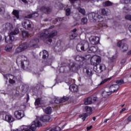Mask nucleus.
I'll list each match as a JSON object with an SVG mask.
<instances>
[{
	"label": "nucleus",
	"mask_w": 131,
	"mask_h": 131,
	"mask_svg": "<svg viewBox=\"0 0 131 131\" xmlns=\"http://www.w3.org/2000/svg\"><path fill=\"white\" fill-rule=\"evenodd\" d=\"M122 49H123V52H126L127 50L128 49V46L127 44L126 43H124L123 45H122Z\"/></svg>",
	"instance_id": "34"
},
{
	"label": "nucleus",
	"mask_w": 131,
	"mask_h": 131,
	"mask_svg": "<svg viewBox=\"0 0 131 131\" xmlns=\"http://www.w3.org/2000/svg\"><path fill=\"white\" fill-rule=\"evenodd\" d=\"M86 74L88 76V77H91L93 73V69L91 68H88L87 69H86Z\"/></svg>",
	"instance_id": "18"
},
{
	"label": "nucleus",
	"mask_w": 131,
	"mask_h": 131,
	"mask_svg": "<svg viewBox=\"0 0 131 131\" xmlns=\"http://www.w3.org/2000/svg\"><path fill=\"white\" fill-rule=\"evenodd\" d=\"M97 51V48L94 46H92L89 48V50H88V52L89 53H95Z\"/></svg>",
	"instance_id": "19"
},
{
	"label": "nucleus",
	"mask_w": 131,
	"mask_h": 131,
	"mask_svg": "<svg viewBox=\"0 0 131 131\" xmlns=\"http://www.w3.org/2000/svg\"><path fill=\"white\" fill-rule=\"evenodd\" d=\"M85 110L86 112H91L92 111V108L91 107L86 106L85 107Z\"/></svg>",
	"instance_id": "41"
},
{
	"label": "nucleus",
	"mask_w": 131,
	"mask_h": 131,
	"mask_svg": "<svg viewBox=\"0 0 131 131\" xmlns=\"http://www.w3.org/2000/svg\"><path fill=\"white\" fill-rule=\"evenodd\" d=\"M122 45L121 41H119L117 43V47L118 48H121V46Z\"/></svg>",
	"instance_id": "50"
},
{
	"label": "nucleus",
	"mask_w": 131,
	"mask_h": 131,
	"mask_svg": "<svg viewBox=\"0 0 131 131\" xmlns=\"http://www.w3.org/2000/svg\"><path fill=\"white\" fill-rule=\"evenodd\" d=\"M58 21V19L55 18L54 20H52V24H56Z\"/></svg>",
	"instance_id": "53"
},
{
	"label": "nucleus",
	"mask_w": 131,
	"mask_h": 131,
	"mask_svg": "<svg viewBox=\"0 0 131 131\" xmlns=\"http://www.w3.org/2000/svg\"><path fill=\"white\" fill-rule=\"evenodd\" d=\"M122 2L125 4H129L131 0H121Z\"/></svg>",
	"instance_id": "45"
},
{
	"label": "nucleus",
	"mask_w": 131,
	"mask_h": 131,
	"mask_svg": "<svg viewBox=\"0 0 131 131\" xmlns=\"http://www.w3.org/2000/svg\"><path fill=\"white\" fill-rule=\"evenodd\" d=\"M101 61V59L99 56L94 55L91 59V64L97 67V66L100 64Z\"/></svg>",
	"instance_id": "5"
},
{
	"label": "nucleus",
	"mask_w": 131,
	"mask_h": 131,
	"mask_svg": "<svg viewBox=\"0 0 131 131\" xmlns=\"http://www.w3.org/2000/svg\"><path fill=\"white\" fill-rule=\"evenodd\" d=\"M116 83H117V85H120L121 84L124 83V81L123 79H121L120 80H117L115 81Z\"/></svg>",
	"instance_id": "35"
},
{
	"label": "nucleus",
	"mask_w": 131,
	"mask_h": 131,
	"mask_svg": "<svg viewBox=\"0 0 131 131\" xmlns=\"http://www.w3.org/2000/svg\"><path fill=\"white\" fill-rule=\"evenodd\" d=\"M69 90L74 93H78L79 91V86L76 84H72L71 86H69Z\"/></svg>",
	"instance_id": "11"
},
{
	"label": "nucleus",
	"mask_w": 131,
	"mask_h": 131,
	"mask_svg": "<svg viewBox=\"0 0 131 131\" xmlns=\"http://www.w3.org/2000/svg\"><path fill=\"white\" fill-rule=\"evenodd\" d=\"M80 68V66L76 63H73L72 65L70 66V71L77 73Z\"/></svg>",
	"instance_id": "8"
},
{
	"label": "nucleus",
	"mask_w": 131,
	"mask_h": 131,
	"mask_svg": "<svg viewBox=\"0 0 131 131\" xmlns=\"http://www.w3.org/2000/svg\"><path fill=\"white\" fill-rule=\"evenodd\" d=\"M39 14L38 13V12H34L32 13V17L33 18H36L38 16Z\"/></svg>",
	"instance_id": "44"
},
{
	"label": "nucleus",
	"mask_w": 131,
	"mask_h": 131,
	"mask_svg": "<svg viewBox=\"0 0 131 131\" xmlns=\"http://www.w3.org/2000/svg\"><path fill=\"white\" fill-rule=\"evenodd\" d=\"M19 33V29L18 28H15L14 29L13 31H12L10 34H11L13 36H14V35H16Z\"/></svg>",
	"instance_id": "28"
},
{
	"label": "nucleus",
	"mask_w": 131,
	"mask_h": 131,
	"mask_svg": "<svg viewBox=\"0 0 131 131\" xmlns=\"http://www.w3.org/2000/svg\"><path fill=\"white\" fill-rule=\"evenodd\" d=\"M44 111L46 114L51 115L52 112V108L50 106L47 107Z\"/></svg>",
	"instance_id": "23"
},
{
	"label": "nucleus",
	"mask_w": 131,
	"mask_h": 131,
	"mask_svg": "<svg viewBox=\"0 0 131 131\" xmlns=\"http://www.w3.org/2000/svg\"><path fill=\"white\" fill-rule=\"evenodd\" d=\"M91 115V113H85L82 115H80V117H82V119L83 121H85L86 118L88 117V116H90Z\"/></svg>",
	"instance_id": "22"
},
{
	"label": "nucleus",
	"mask_w": 131,
	"mask_h": 131,
	"mask_svg": "<svg viewBox=\"0 0 131 131\" xmlns=\"http://www.w3.org/2000/svg\"><path fill=\"white\" fill-rule=\"evenodd\" d=\"M42 126V123L39 121H34L32 123L31 125L29 127L28 126L23 125L21 126V131H35L37 127Z\"/></svg>",
	"instance_id": "1"
},
{
	"label": "nucleus",
	"mask_w": 131,
	"mask_h": 131,
	"mask_svg": "<svg viewBox=\"0 0 131 131\" xmlns=\"http://www.w3.org/2000/svg\"><path fill=\"white\" fill-rule=\"evenodd\" d=\"M76 50L78 52L84 51L82 43H78L76 46Z\"/></svg>",
	"instance_id": "20"
},
{
	"label": "nucleus",
	"mask_w": 131,
	"mask_h": 131,
	"mask_svg": "<svg viewBox=\"0 0 131 131\" xmlns=\"http://www.w3.org/2000/svg\"><path fill=\"white\" fill-rule=\"evenodd\" d=\"M39 10L41 12L45 13L46 14H50L52 11L50 7H46L45 6H42L41 8H39Z\"/></svg>",
	"instance_id": "10"
},
{
	"label": "nucleus",
	"mask_w": 131,
	"mask_h": 131,
	"mask_svg": "<svg viewBox=\"0 0 131 131\" xmlns=\"http://www.w3.org/2000/svg\"><path fill=\"white\" fill-rule=\"evenodd\" d=\"M66 66V64L65 63H63V62L61 63V66H60L59 69V72L60 73H65Z\"/></svg>",
	"instance_id": "16"
},
{
	"label": "nucleus",
	"mask_w": 131,
	"mask_h": 131,
	"mask_svg": "<svg viewBox=\"0 0 131 131\" xmlns=\"http://www.w3.org/2000/svg\"><path fill=\"white\" fill-rule=\"evenodd\" d=\"M40 83L39 84H36V85H35V86H34L32 87V89L33 90H37V88H39L40 86Z\"/></svg>",
	"instance_id": "47"
},
{
	"label": "nucleus",
	"mask_w": 131,
	"mask_h": 131,
	"mask_svg": "<svg viewBox=\"0 0 131 131\" xmlns=\"http://www.w3.org/2000/svg\"><path fill=\"white\" fill-rule=\"evenodd\" d=\"M14 36L10 34L8 36L5 37V41L6 43H9L10 42V41H12L13 40H14Z\"/></svg>",
	"instance_id": "14"
},
{
	"label": "nucleus",
	"mask_w": 131,
	"mask_h": 131,
	"mask_svg": "<svg viewBox=\"0 0 131 131\" xmlns=\"http://www.w3.org/2000/svg\"><path fill=\"white\" fill-rule=\"evenodd\" d=\"M35 41H37V42H39V40H38V39L36 38V39H35L34 40H32V41H31V42H30V44H31L32 42H33Z\"/></svg>",
	"instance_id": "58"
},
{
	"label": "nucleus",
	"mask_w": 131,
	"mask_h": 131,
	"mask_svg": "<svg viewBox=\"0 0 131 131\" xmlns=\"http://www.w3.org/2000/svg\"><path fill=\"white\" fill-rule=\"evenodd\" d=\"M90 42L93 45H97L100 42V38L97 36H93L89 39Z\"/></svg>",
	"instance_id": "9"
},
{
	"label": "nucleus",
	"mask_w": 131,
	"mask_h": 131,
	"mask_svg": "<svg viewBox=\"0 0 131 131\" xmlns=\"http://www.w3.org/2000/svg\"><path fill=\"white\" fill-rule=\"evenodd\" d=\"M9 82L10 84H13L14 83H15L16 81H15V80H14L13 79H11V78H10V79H9Z\"/></svg>",
	"instance_id": "48"
},
{
	"label": "nucleus",
	"mask_w": 131,
	"mask_h": 131,
	"mask_svg": "<svg viewBox=\"0 0 131 131\" xmlns=\"http://www.w3.org/2000/svg\"><path fill=\"white\" fill-rule=\"evenodd\" d=\"M78 0H69L71 4H74L75 2L78 1Z\"/></svg>",
	"instance_id": "61"
},
{
	"label": "nucleus",
	"mask_w": 131,
	"mask_h": 131,
	"mask_svg": "<svg viewBox=\"0 0 131 131\" xmlns=\"http://www.w3.org/2000/svg\"><path fill=\"white\" fill-rule=\"evenodd\" d=\"M22 36L23 38H27L30 36L29 32L27 31H22Z\"/></svg>",
	"instance_id": "27"
},
{
	"label": "nucleus",
	"mask_w": 131,
	"mask_h": 131,
	"mask_svg": "<svg viewBox=\"0 0 131 131\" xmlns=\"http://www.w3.org/2000/svg\"><path fill=\"white\" fill-rule=\"evenodd\" d=\"M127 121L128 123L131 122V115L129 116L127 118Z\"/></svg>",
	"instance_id": "55"
},
{
	"label": "nucleus",
	"mask_w": 131,
	"mask_h": 131,
	"mask_svg": "<svg viewBox=\"0 0 131 131\" xmlns=\"http://www.w3.org/2000/svg\"><path fill=\"white\" fill-rule=\"evenodd\" d=\"M77 36V34L73 33L70 36V39L73 40L74 38H76Z\"/></svg>",
	"instance_id": "39"
},
{
	"label": "nucleus",
	"mask_w": 131,
	"mask_h": 131,
	"mask_svg": "<svg viewBox=\"0 0 131 131\" xmlns=\"http://www.w3.org/2000/svg\"><path fill=\"white\" fill-rule=\"evenodd\" d=\"M8 76L9 75L8 74H5L4 75V78L6 79V80H8Z\"/></svg>",
	"instance_id": "59"
},
{
	"label": "nucleus",
	"mask_w": 131,
	"mask_h": 131,
	"mask_svg": "<svg viewBox=\"0 0 131 131\" xmlns=\"http://www.w3.org/2000/svg\"><path fill=\"white\" fill-rule=\"evenodd\" d=\"M81 23L83 25H85L88 23V18L86 17H83L81 19Z\"/></svg>",
	"instance_id": "38"
},
{
	"label": "nucleus",
	"mask_w": 131,
	"mask_h": 131,
	"mask_svg": "<svg viewBox=\"0 0 131 131\" xmlns=\"http://www.w3.org/2000/svg\"><path fill=\"white\" fill-rule=\"evenodd\" d=\"M12 14L15 16L17 19L19 18V11L17 10L14 9L12 12Z\"/></svg>",
	"instance_id": "25"
},
{
	"label": "nucleus",
	"mask_w": 131,
	"mask_h": 131,
	"mask_svg": "<svg viewBox=\"0 0 131 131\" xmlns=\"http://www.w3.org/2000/svg\"><path fill=\"white\" fill-rule=\"evenodd\" d=\"M101 13L102 15H106L107 12L106 11L105 9L103 8L101 10Z\"/></svg>",
	"instance_id": "43"
},
{
	"label": "nucleus",
	"mask_w": 131,
	"mask_h": 131,
	"mask_svg": "<svg viewBox=\"0 0 131 131\" xmlns=\"http://www.w3.org/2000/svg\"><path fill=\"white\" fill-rule=\"evenodd\" d=\"M68 101H71V103H73V97H66V101L68 102Z\"/></svg>",
	"instance_id": "40"
},
{
	"label": "nucleus",
	"mask_w": 131,
	"mask_h": 131,
	"mask_svg": "<svg viewBox=\"0 0 131 131\" xmlns=\"http://www.w3.org/2000/svg\"><path fill=\"white\" fill-rule=\"evenodd\" d=\"M54 129L55 131H61V128L59 126H56L55 128H54Z\"/></svg>",
	"instance_id": "49"
},
{
	"label": "nucleus",
	"mask_w": 131,
	"mask_h": 131,
	"mask_svg": "<svg viewBox=\"0 0 131 131\" xmlns=\"http://www.w3.org/2000/svg\"><path fill=\"white\" fill-rule=\"evenodd\" d=\"M39 37L43 39V41L47 44L51 43L53 41L52 38L49 36V31L48 29L43 30V32L40 34Z\"/></svg>",
	"instance_id": "2"
},
{
	"label": "nucleus",
	"mask_w": 131,
	"mask_h": 131,
	"mask_svg": "<svg viewBox=\"0 0 131 131\" xmlns=\"http://www.w3.org/2000/svg\"><path fill=\"white\" fill-rule=\"evenodd\" d=\"M58 34V32L55 30V31H53L52 32H51V33L50 34H49V35L52 38H53V37H54L55 36H56Z\"/></svg>",
	"instance_id": "29"
},
{
	"label": "nucleus",
	"mask_w": 131,
	"mask_h": 131,
	"mask_svg": "<svg viewBox=\"0 0 131 131\" xmlns=\"http://www.w3.org/2000/svg\"><path fill=\"white\" fill-rule=\"evenodd\" d=\"M21 69H25V64H24V61H21Z\"/></svg>",
	"instance_id": "54"
},
{
	"label": "nucleus",
	"mask_w": 131,
	"mask_h": 131,
	"mask_svg": "<svg viewBox=\"0 0 131 131\" xmlns=\"http://www.w3.org/2000/svg\"><path fill=\"white\" fill-rule=\"evenodd\" d=\"M102 5L104 7H109L112 6L113 3H112L110 1H106L105 2H103Z\"/></svg>",
	"instance_id": "26"
},
{
	"label": "nucleus",
	"mask_w": 131,
	"mask_h": 131,
	"mask_svg": "<svg viewBox=\"0 0 131 131\" xmlns=\"http://www.w3.org/2000/svg\"><path fill=\"white\" fill-rule=\"evenodd\" d=\"M49 56V52L46 50H43V59H46V58L48 57Z\"/></svg>",
	"instance_id": "32"
},
{
	"label": "nucleus",
	"mask_w": 131,
	"mask_h": 131,
	"mask_svg": "<svg viewBox=\"0 0 131 131\" xmlns=\"http://www.w3.org/2000/svg\"><path fill=\"white\" fill-rule=\"evenodd\" d=\"M92 125L90 126H88L86 127V130L87 131H90L92 129Z\"/></svg>",
	"instance_id": "60"
},
{
	"label": "nucleus",
	"mask_w": 131,
	"mask_h": 131,
	"mask_svg": "<svg viewBox=\"0 0 131 131\" xmlns=\"http://www.w3.org/2000/svg\"><path fill=\"white\" fill-rule=\"evenodd\" d=\"M26 18H28V19H31V18H33V14H29L28 15L26 16Z\"/></svg>",
	"instance_id": "51"
},
{
	"label": "nucleus",
	"mask_w": 131,
	"mask_h": 131,
	"mask_svg": "<svg viewBox=\"0 0 131 131\" xmlns=\"http://www.w3.org/2000/svg\"><path fill=\"white\" fill-rule=\"evenodd\" d=\"M36 46V43H33L32 45L29 44L27 42L22 43L19 45V47L15 49V53H20L26 50L28 48H33Z\"/></svg>",
	"instance_id": "3"
},
{
	"label": "nucleus",
	"mask_w": 131,
	"mask_h": 131,
	"mask_svg": "<svg viewBox=\"0 0 131 131\" xmlns=\"http://www.w3.org/2000/svg\"><path fill=\"white\" fill-rule=\"evenodd\" d=\"M100 72H102L103 71L105 70L106 69V67L104 64H100V67H99Z\"/></svg>",
	"instance_id": "37"
},
{
	"label": "nucleus",
	"mask_w": 131,
	"mask_h": 131,
	"mask_svg": "<svg viewBox=\"0 0 131 131\" xmlns=\"http://www.w3.org/2000/svg\"><path fill=\"white\" fill-rule=\"evenodd\" d=\"M111 79H112V77H109V78L104 79L103 80L101 81V82L99 84H98V85H102L104 84L105 82H107V81H110Z\"/></svg>",
	"instance_id": "33"
},
{
	"label": "nucleus",
	"mask_w": 131,
	"mask_h": 131,
	"mask_svg": "<svg viewBox=\"0 0 131 131\" xmlns=\"http://www.w3.org/2000/svg\"><path fill=\"white\" fill-rule=\"evenodd\" d=\"M126 109H127L126 107L123 108L120 111V114L124 112L125 111H126Z\"/></svg>",
	"instance_id": "57"
},
{
	"label": "nucleus",
	"mask_w": 131,
	"mask_h": 131,
	"mask_svg": "<svg viewBox=\"0 0 131 131\" xmlns=\"http://www.w3.org/2000/svg\"><path fill=\"white\" fill-rule=\"evenodd\" d=\"M51 117L48 115H44L40 117V120L43 122L48 123L50 121Z\"/></svg>",
	"instance_id": "12"
},
{
	"label": "nucleus",
	"mask_w": 131,
	"mask_h": 131,
	"mask_svg": "<svg viewBox=\"0 0 131 131\" xmlns=\"http://www.w3.org/2000/svg\"><path fill=\"white\" fill-rule=\"evenodd\" d=\"M77 10L79 12L81 13L83 15H85L86 11L84 9L81 8V7H78Z\"/></svg>",
	"instance_id": "31"
},
{
	"label": "nucleus",
	"mask_w": 131,
	"mask_h": 131,
	"mask_svg": "<svg viewBox=\"0 0 131 131\" xmlns=\"http://www.w3.org/2000/svg\"><path fill=\"white\" fill-rule=\"evenodd\" d=\"M128 29H129L130 32L131 33V25H130V26H129Z\"/></svg>",
	"instance_id": "64"
},
{
	"label": "nucleus",
	"mask_w": 131,
	"mask_h": 131,
	"mask_svg": "<svg viewBox=\"0 0 131 131\" xmlns=\"http://www.w3.org/2000/svg\"><path fill=\"white\" fill-rule=\"evenodd\" d=\"M75 60L76 61L80 62V63H83L85 61V59L84 57H81L79 55H77L75 57Z\"/></svg>",
	"instance_id": "17"
},
{
	"label": "nucleus",
	"mask_w": 131,
	"mask_h": 131,
	"mask_svg": "<svg viewBox=\"0 0 131 131\" xmlns=\"http://www.w3.org/2000/svg\"><path fill=\"white\" fill-rule=\"evenodd\" d=\"M71 14L70 8H67L66 9V16H69Z\"/></svg>",
	"instance_id": "42"
},
{
	"label": "nucleus",
	"mask_w": 131,
	"mask_h": 131,
	"mask_svg": "<svg viewBox=\"0 0 131 131\" xmlns=\"http://www.w3.org/2000/svg\"><path fill=\"white\" fill-rule=\"evenodd\" d=\"M106 26H107L106 24H102L101 22L100 27H98V29H100V28L102 27H106Z\"/></svg>",
	"instance_id": "56"
},
{
	"label": "nucleus",
	"mask_w": 131,
	"mask_h": 131,
	"mask_svg": "<svg viewBox=\"0 0 131 131\" xmlns=\"http://www.w3.org/2000/svg\"><path fill=\"white\" fill-rule=\"evenodd\" d=\"M58 20H59V21H61L63 20V18L62 17H58Z\"/></svg>",
	"instance_id": "62"
},
{
	"label": "nucleus",
	"mask_w": 131,
	"mask_h": 131,
	"mask_svg": "<svg viewBox=\"0 0 131 131\" xmlns=\"http://www.w3.org/2000/svg\"><path fill=\"white\" fill-rule=\"evenodd\" d=\"M66 101V98L64 96L63 98H59L58 97L55 98L54 102L52 104V107L57 110L58 109L62 104Z\"/></svg>",
	"instance_id": "4"
},
{
	"label": "nucleus",
	"mask_w": 131,
	"mask_h": 131,
	"mask_svg": "<svg viewBox=\"0 0 131 131\" xmlns=\"http://www.w3.org/2000/svg\"><path fill=\"white\" fill-rule=\"evenodd\" d=\"M92 103V98L91 97H89L87 98H85L84 100V104L85 105H90Z\"/></svg>",
	"instance_id": "21"
},
{
	"label": "nucleus",
	"mask_w": 131,
	"mask_h": 131,
	"mask_svg": "<svg viewBox=\"0 0 131 131\" xmlns=\"http://www.w3.org/2000/svg\"><path fill=\"white\" fill-rule=\"evenodd\" d=\"M41 104V99L40 98H37L36 99L35 102V106H39Z\"/></svg>",
	"instance_id": "36"
},
{
	"label": "nucleus",
	"mask_w": 131,
	"mask_h": 131,
	"mask_svg": "<svg viewBox=\"0 0 131 131\" xmlns=\"http://www.w3.org/2000/svg\"><path fill=\"white\" fill-rule=\"evenodd\" d=\"M5 29H7L8 30H11L13 29V25L10 23H6L5 25Z\"/></svg>",
	"instance_id": "24"
},
{
	"label": "nucleus",
	"mask_w": 131,
	"mask_h": 131,
	"mask_svg": "<svg viewBox=\"0 0 131 131\" xmlns=\"http://www.w3.org/2000/svg\"><path fill=\"white\" fill-rule=\"evenodd\" d=\"M125 19L131 21V15L129 14L126 15V16H125Z\"/></svg>",
	"instance_id": "46"
},
{
	"label": "nucleus",
	"mask_w": 131,
	"mask_h": 131,
	"mask_svg": "<svg viewBox=\"0 0 131 131\" xmlns=\"http://www.w3.org/2000/svg\"><path fill=\"white\" fill-rule=\"evenodd\" d=\"M77 31V29L76 28H75L73 30H72V32L74 33H75V32H76Z\"/></svg>",
	"instance_id": "63"
},
{
	"label": "nucleus",
	"mask_w": 131,
	"mask_h": 131,
	"mask_svg": "<svg viewBox=\"0 0 131 131\" xmlns=\"http://www.w3.org/2000/svg\"><path fill=\"white\" fill-rule=\"evenodd\" d=\"M32 21L30 20L26 19L24 20V22L22 23V26L25 29H31L32 27Z\"/></svg>",
	"instance_id": "7"
},
{
	"label": "nucleus",
	"mask_w": 131,
	"mask_h": 131,
	"mask_svg": "<svg viewBox=\"0 0 131 131\" xmlns=\"http://www.w3.org/2000/svg\"><path fill=\"white\" fill-rule=\"evenodd\" d=\"M95 16H96V18L97 19L100 20V19H102V17L100 15L95 14Z\"/></svg>",
	"instance_id": "52"
},
{
	"label": "nucleus",
	"mask_w": 131,
	"mask_h": 131,
	"mask_svg": "<svg viewBox=\"0 0 131 131\" xmlns=\"http://www.w3.org/2000/svg\"><path fill=\"white\" fill-rule=\"evenodd\" d=\"M14 116L18 120L22 119L25 116V113L23 111H16L14 113Z\"/></svg>",
	"instance_id": "6"
},
{
	"label": "nucleus",
	"mask_w": 131,
	"mask_h": 131,
	"mask_svg": "<svg viewBox=\"0 0 131 131\" xmlns=\"http://www.w3.org/2000/svg\"><path fill=\"white\" fill-rule=\"evenodd\" d=\"M82 46L84 51H86L89 48V43H88V42H84V43H82Z\"/></svg>",
	"instance_id": "30"
},
{
	"label": "nucleus",
	"mask_w": 131,
	"mask_h": 131,
	"mask_svg": "<svg viewBox=\"0 0 131 131\" xmlns=\"http://www.w3.org/2000/svg\"><path fill=\"white\" fill-rule=\"evenodd\" d=\"M119 89V85H117V84L111 85V86L110 88L111 92L113 93H115L117 92V91H118Z\"/></svg>",
	"instance_id": "13"
},
{
	"label": "nucleus",
	"mask_w": 131,
	"mask_h": 131,
	"mask_svg": "<svg viewBox=\"0 0 131 131\" xmlns=\"http://www.w3.org/2000/svg\"><path fill=\"white\" fill-rule=\"evenodd\" d=\"M5 120L9 123H12L14 121V119L10 115H6Z\"/></svg>",
	"instance_id": "15"
}]
</instances>
